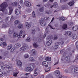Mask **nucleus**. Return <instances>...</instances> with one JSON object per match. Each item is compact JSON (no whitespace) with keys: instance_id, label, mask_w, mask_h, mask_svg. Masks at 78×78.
I'll return each instance as SVG.
<instances>
[{"instance_id":"21","label":"nucleus","mask_w":78,"mask_h":78,"mask_svg":"<svg viewBox=\"0 0 78 78\" xmlns=\"http://www.w3.org/2000/svg\"><path fill=\"white\" fill-rule=\"evenodd\" d=\"M15 47L16 48H19L20 46V43H18L16 44L15 45Z\"/></svg>"},{"instance_id":"31","label":"nucleus","mask_w":78,"mask_h":78,"mask_svg":"<svg viewBox=\"0 0 78 78\" xmlns=\"http://www.w3.org/2000/svg\"><path fill=\"white\" fill-rule=\"evenodd\" d=\"M68 5H69L70 6H73V5H74V3L73 2H70L69 3Z\"/></svg>"},{"instance_id":"40","label":"nucleus","mask_w":78,"mask_h":78,"mask_svg":"<svg viewBox=\"0 0 78 78\" xmlns=\"http://www.w3.org/2000/svg\"><path fill=\"white\" fill-rule=\"evenodd\" d=\"M30 37H28L26 39V41L27 42H30L31 41V40Z\"/></svg>"},{"instance_id":"12","label":"nucleus","mask_w":78,"mask_h":78,"mask_svg":"<svg viewBox=\"0 0 78 78\" xmlns=\"http://www.w3.org/2000/svg\"><path fill=\"white\" fill-rule=\"evenodd\" d=\"M29 68L30 69V71L31 72V71H33V69H34V66L32 65H30L29 66Z\"/></svg>"},{"instance_id":"20","label":"nucleus","mask_w":78,"mask_h":78,"mask_svg":"<svg viewBox=\"0 0 78 78\" xmlns=\"http://www.w3.org/2000/svg\"><path fill=\"white\" fill-rule=\"evenodd\" d=\"M12 47V44H10L7 47V49L8 50H9L11 49Z\"/></svg>"},{"instance_id":"7","label":"nucleus","mask_w":78,"mask_h":78,"mask_svg":"<svg viewBox=\"0 0 78 78\" xmlns=\"http://www.w3.org/2000/svg\"><path fill=\"white\" fill-rule=\"evenodd\" d=\"M43 66H45L46 67H47L48 66V62H43L42 63Z\"/></svg>"},{"instance_id":"34","label":"nucleus","mask_w":78,"mask_h":78,"mask_svg":"<svg viewBox=\"0 0 78 78\" xmlns=\"http://www.w3.org/2000/svg\"><path fill=\"white\" fill-rule=\"evenodd\" d=\"M7 68L9 70H12V68L9 66H7Z\"/></svg>"},{"instance_id":"55","label":"nucleus","mask_w":78,"mask_h":78,"mask_svg":"<svg viewBox=\"0 0 78 78\" xmlns=\"http://www.w3.org/2000/svg\"><path fill=\"white\" fill-rule=\"evenodd\" d=\"M26 11H27L28 12H30V11H31V9H26Z\"/></svg>"},{"instance_id":"19","label":"nucleus","mask_w":78,"mask_h":78,"mask_svg":"<svg viewBox=\"0 0 78 78\" xmlns=\"http://www.w3.org/2000/svg\"><path fill=\"white\" fill-rule=\"evenodd\" d=\"M37 69L36 68L34 70V76H37L38 75L37 73Z\"/></svg>"},{"instance_id":"57","label":"nucleus","mask_w":78,"mask_h":78,"mask_svg":"<svg viewBox=\"0 0 78 78\" xmlns=\"http://www.w3.org/2000/svg\"><path fill=\"white\" fill-rule=\"evenodd\" d=\"M76 45L77 48H78V41L76 43Z\"/></svg>"},{"instance_id":"48","label":"nucleus","mask_w":78,"mask_h":78,"mask_svg":"<svg viewBox=\"0 0 78 78\" xmlns=\"http://www.w3.org/2000/svg\"><path fill=\"white\" fill-rule=\"evenodd\" d=\"M24 56L25 58H28L29 57V55H28V54H25Z\"/></svg>"},{"instance_id":"58","label":"nucleus","mask_w":78,"mask_h":78,"mask_svg":"<svg viewBox=\"0 0 78 78\" xmlns=\"http://www.w3.org/2000/svg\"><path fill=\"white\" fill-rule=\"evenodd\" d=\"M32 16L33 17H35L36 15H35V13H34V12H33L32 13Z\"/></svg>"},{"instance_id":"26","label":"nucleus","mask_w":78,"mask_h":78,"mask_svg":"<svg viewBox=\"0 0 78 78\" xmlns=\"http://www.w3.org/2000/svg\"><path fill=\"white\" fill-rule=\"evenodd\" d=\"M33 46L34 48H37L38 47V45L36 43H34L33 44Z\"/></svg>"},{"instance_id":"52","label":"nucleus","mask_w":78,"mask_h":78,"mask_svg":"<svg viewBox=\"0 0 78 78\" xmlns=\"http://www.w3.org/2000/svg\"><path fill=\"white\" fill-rule=\"evenodd\" d=\"M73 38L74 39H76V35L75 34L73 36Z\"/></svg>"},{"instance_id":"56","label":"nucleus","mask_w":78,"mask_h":78,"mask_svg":"<svg viewBox=\"0 0 78 78\" xmlns=\"http://www.w3.org/2000/svg\"><path fill=\"white\" fill-rule=\"evenodd\" d=\"M55 44L56 45H58V46H59V45H61L60 42H57L56 43H55Z\"/></svg>"},{"instance_id":"42","label":"nucleus","mask_w":78,"mask_h":78,"mask_svg":"<svg viewBox=\"0 0 78 78\" xmlns=\"http://www.w3.org/2000/svg\"><path fill=\"white\" fill-rule=\"evenodd\" d=\"M60 19L61 20H62V21H64L66 20V19H65V18L64 17H62L60 18Z\"/></svg>"},{"instance_id":"46","label":"nucleus","mask_w":78,"mask_h":78,"mask_svg":"<svg viewBox=\"0 0 78 78\" xmlns=\"http://www.w3.org/2000/svg\"><path fill=\"white\" fill-rule=\"evenodd\" d=\"M12 32H13L12 31L9 30V31L8 33L9 34H11L12 33Z\"/></svg>"},{"instance_id":"64","label":"nucleus","mask_w":78,"mask_h":78,"mask_svg":"<svg viewBox=\"0 0 78 78\" xmlns=\"http://www.w3.org/2000/svg\"><path fill=\"white\" fill-rule=\"evenodd\" d=\"M64 77H63V76L60 75L58 78H63Z\"/></svg>"},{"instance_id":"60","label":"nucleus","mask_w":78,"mask_h":78,"mask_svg":"<svg viewBox=\"0 0 78 78\" xmlns=\"http://www.w3.org/2000/svg\"><path fill=\"white\" fill-rule=\"evenodd\" d=\"M6 43L5 42H3V44H2V45H3V47H5V46H6Z\"/></svg>"},{"instance_id":"54","label":"nucleus","mask_w":78,"mask_h":78,"mask_svg":"<svg viewBox=\"0 0 78 78\" xmlns=\"http://www.w3.org/2000/svg\"><path fill=\"white\" fill-rule=\"evenodd\" d=\"M39 10L40 12H43V11H44V9H43V8H42L40 9Z\"/></svg>"},{"instance_id":"25","label":"nucleus","mask_w":78,"mask_h":78,"mask_svg":"<svg viewBox=\"0 0 78 78\" xmlns=\"http://www.w3.org/2000/svg\"><path fill=\"white\" fill-rule=\"evenodd\" d=\"M19 23V21L18 20H16L14 22V25H17Z\"/></svg>"},{"instance_id":"44","label":"nucleus","mask_w":78,"mask_h":78,"mask_svg":"<svg viewBox=\"0 0 78 78\" xmlns=\"http://www.w3.org/2000/svg\"><path fill=\"white\" fill-rule=\"evenodd\" d=\"M35 32H36V30L34 29H33L31 33L33 34H35Z\"/></svg>"},{"instance_id":"14","label":"nucleus","mask_w":78,"mask_h":78,"mask_svg":"<svg viewBox=\"0 0 78 78\" xmlns=\"http://www.w3.org/2000/svg\"><path fill=\"white\" fill-rule=\"evenodd\" d=\"M58 6V2H55L54 3L53 6L54 7V8H57Z\"/></svg>"},{"instance_id":"6","label":"nucleus","mask_w":78,"mask_h":78,"mask_svg":"<svg viewBox=\"0 0 78 78\" xmlns=\"http://www.w3.org/2000/svg\"><path fill=\"white\" fill-rule=\"evenodd\" d=\"M25 24L27 28L28 29L30 28H31V24H30L28 22H26L25 23Z\"/></svg>"},{"instance_id":"23","label":"nucleus","mask_w":78,"mask_h":78,"mask_svg":"<svg viewBox=\"0 0 78 78\" xmlns=\"http://www.w3.org/2000/svg\"><path fill=\"white\" fill-rule=\"evenodd\" d=\"M29 61H34V58L33 57H30L29 59Z\"/></svg>"},{"instance_id":"18","label":"nucleus","mask_w":78,"mask_h":78,"mask_svg":"<svg viewBox=\"0 0 78 78\" xmlns=\"http://www.w3.org/2000/svg\"><path fill=\"white\" fill-rule=\"evenodd\" d=\"M62 28L63 30H66L67 28V25L66 24H65L62 27Z\"/></svg>"},{"instance_id":"13","label":"nucleus","mask_w":78,"mask_h":78,"mask_svg":"<svg viewBox=\"0 0 78 78\" xmlns=\"http://www.w3.org/2000/svg\"><path fill=\"white\" fill-rule=\"evenodd\" d=\"M66 34H67V35L70 36V37H71L73 36V34H72V33L70 31H68L66 32Z\"/></svg>"},{"instance_id":"37","label":"nucleus","mask_w":78,"mask_h":78,"mask_svg":"<svg viewBox=\"0 0 78 78\" xmlns=\"http://www.w3.org/2000/svg\"><path fill=\"white\" fill-rule=\"evenodd\" d=\"M68 56H69V57H71V56H72V54L71 52H69L68 53Z\"/></svg>"},{"instance_id":"62","label":"nucleus","mask_w":78,"mask_h":78,"mask_svg":"<svg viewBox=\"0 0 78 78\" xmlns=\"http://www.w3.org/2000/svg\"><path fill=\"white\" fill-rule=\"evenodd\" d=\"M48 17L47 16L45 17L44 18V20H48Z\"/></svg>"},{"instance_id":"51","label":"nucleus","mask_w":78,"mask_h":78,"mask_svg":"<svg viewBox=\"0 0 78 78\" xmlns=\"http://www.w3.org/2000/svg\"><path fill=\"white\" fill-rule=\"evenodd\" d=\"M1 68L2 70H4V69H5L6 68V66H1Z\"/></svg>"},{"instance_id":"32","label":"nucleus","mask_w":78,"mask_h":78,"mask_svg":"<svg viewBox=\"0 0 78 78\" xmlns=\"http://www.w3.org/2000/svg\"><path fill=\"white\" fill-rule=\"evenodd\" d=\"M18 36V34L17 33H14L13 37H16Z\"/></svg>"},{"instance_id":"3","label":"nucleus","mask_w":78,"mask_h":78,"mask_svg":"<svg viewBox=\"0 0 78 78\" xmlns=\"http://www.w3.org/2000/svg\"><path fill=\"white\" fill-rule=\"evenodd\" d=\"M27 48H28V46L27 45H25L20 48V50L21 51H25V50H27Z\"/></svg>"},{"instance_id":"28","label":"nucleus","mask_w":78,"mask_h":78,"mask_svg":"<svg viewBox=\"0 0 78 78\" xmlns=\"http://www.w3.org/2000/svg\"><path fill=\"white\" fill-rule=\"evenodd\" d=\"M25 70L26 72H28L30 71V69L29 67H27L25 68Z\"/></svg>"},{"instance_id":"53","label":"nucleus","mask_w":78,"mask_h":78,"mask_svg":"<svg viewBox=\"0 0 78 78\" xmlns=\"http://www.w3.org/2000/svg\"><path fill=\"white\" fill-rule=\"evenodd\" d=\"M51 39V37H50V36L46 38V40L48 41V40H50V39Z\"/></svg>"},{"instance_id":"8","label":"nucleus","mask_w":78,"mask_h":78,"mask_svg":"<svg viewBox=\"0 0 78 78\" xmlns=\"http://www.w3.org/2000/svg\"><path fill=\"white\" fill-rule=\"evenodd\" d=\"M40 23L41 25V26H42L43 27L45 26V25L46 24L45 22H44V21L42 20H41L40 21Z\"/></svg>"},{"instance_id":"61","label":"nucleus","mask_w":78,"mask_h":78,"mask_svg":"<svg viewBox=\"0 0 78 78\" xmlns=\"http://www.w3.org/2000/svg\"><path fill=\"white\" fill-rule=\"evenodd\" d=\"M14 50H15V49L14 48H13L11 51V52H12L13 51H14Z\"/></svg>"},{"instance_id":"4","label":"nucleus","mask_w":78,"mask_h":78,"mask_svg":"<svg viewBox=\"0 0 78 78\" xmlns=\"http://www.w3.org/2000/svg\"><path fill=\"white\" fill-rule=\"evenodd\" d=\"M36 53V50L35 49H32L30 51V54H31L32 56L34 55Z\"/></svg>"},{"instance_id":"10","label":"nucleus","mask_w":78,"mask_h":78,"mask_svg":"<svg viewBox=\"0 0 78 78\" xmlns=\"http://www.w3.org/2000/svg\"><path fill=\"white\" fill-rule=\"evenodd\" d=\"M17 64L19 67H22V62L20 60H18L17 61Z\"/></svg>"},{"instance_id":"1","label":"nucleus","mask_w":78,"mask_h":78,"mask_svg":"<svg viewBox=\"0 0 78 78\" xmlns=\"http://www.w3.org/2000/svg\"><path fill=\"white\" fill-rule=\"evenodd\" d=\"M8 6V4L6 2H4L0 5V11L3 12L6 10V8Z\"/></svg>"},{"instance_id":"39","label":"nucleus","mask_w":78,"mask_h":78,"mask_svg":"<svg viewBox=\"0 0 78 78\" xmlns=\"http://www.w3.org/2000/svg\"><path fill=\"white\" fill-rule=\"evenodd\" d=\"M47 6H48V7H49V8H53V5L51 6V4L49 3V4H48L47 5Z\"/></svg>"},{"instance_id":"36","label":"nucleus","mask_w":78,"mask_h":78,"mask_svg":"<svg viewBox=\"0 0 78 78\" xmlns=\"http://www.w3.org/2000/svg\"><path fill=\"white\" fill-rule=\"evenodd\" d=\"M62 8L63 9H67V8L66 7V6L65 5H62Z\"/></svg>"},{"instance_id":"24","label":"nucleus","mask_w":78,"mask_h":78,"mask_svg":"<svg viewBox=\"0 0 78 78\" xmlns=\"http://www.w3.org/2000/svg\"><path fill=\"white\" fill-rule=\"evenodd\" d=\"M65 59L66 60V61H69L70 60V57L69 56H66V57H65Z\"/></svg>"},{"instance_id":"16","label":"nucleus","mask_w":78,"mask_h":78,"mask_svg":"<svg viewBox=\"0 0 78 78\" xmlns=\"http://www.w3.org/2000/svg\"><path fill=\"white\" fill-rule=\"evenodd\" d=\"M15 12L17 15H19V14H20V11L17 9H15Z\"/></svg>"},{"instance_id":"33","label":"nucleus","mask_w":78,"mask_h":78,"mask_svg":"<svg viewBox=\"0 0 78 78\" xmlns=\"http://www.w3.org/2000/svg\"><path fill=\"white\" fill-rule=\"evenodd\" d=\"M6 27H7V24L3 23L2 25V28H6Z\"/></svg>"},{"instance_id":"38","label":"nucleus","mask_w":78,"mask_h":78,"mask_svg":"<svg viewBox=\"0 0 78 78\" xmlns=\"http://www.w3.org/2000/svg\"><path fill=\"white\" fill-rule=\"evenodd\" d=\"M17 74H18V73L16 72H14L13 73V75L14 76H17Z\"/></svg>"},{"instance_id":"45","label":"nucleus","mask_w":78,"mask_h":78,"mask_svg":"<svg viewBox=\"0 0 78 78\" xmlns=\"http://www.w3.org/2000/svg\"><path fill=\"white\" fill-rule=\"evenodd\" d=\"M60 45H63L64 44V41H61V42H60Z\"/></svg>"},{"instance_id":"9","label":"nucleus","mask_w":78,"mask_h":78,"mask_svg":"<svg viewBox=\"0 0 78 78\" xmlns=\"http://www.w3.org/2000/svg\"><path fill=\"white\" fill-rule=\"evenodd\" d=\"M55 76H59V75H60V72L59 70H56L55 72Z\"/></svg>"},{"instance_id":"5","label":"nucleus","mask_w":78,"mask_h":78,"mask_svg":"<svg viewBox=\"0 0 78 78\" xmlns=\"http://www.w3.org/2000/svg\"><path fill=\"white\" fill-rule=\"evenodd\" d=\"M24 4L27 7H30L31 6V3L28 1H26L25 2Z\"/></svg>"},{"instance_id":"11","label":"nucleus","mask_w":78,"mask_h":78,"mask_svg":"<svg viewBox=\"0 0 78 78\" xmlns=\"http://www.w3.org/2000/svg\"><path fill=\"white\" fill-rule=\"evenodd\" d=\"M78 29V26H74L72 28V30L74 31H77Z\"/></svg>"},{"instance_id":"30","label":"nucleus","mask_w":78,"mask_h":78,"mask_svg":"<svg viewBox=\"0 0 78 78\" xmlns=\"http://www.w3.org/2000/svg\"><path fill=\"white\" fill-rule=\"evenodd\" d=\"M74 72L76 73H78V68L76 67L74 69Z\"/></svg>"},{"instance_id":"15","label":"nucleus","mask_w":78,"mask_h":78,"mask_svg":"<svg viewBox=\"0 0 78 78\" xmlns=\"http://www.w3.org/2000/svg\"><path fill=\"white\" fill-rule=\"evenodd\" d=\"M51 43H52V41L51 40H50L46 43V45L49 46V45H50L51 44Z\"/></svg>"},{"instance_id":"49","label":"nucleus","mask_w":78,"mask_h":78,"mask_svg":"<svg viewBox=\"0 0 78 78\" xmlns=\"http://www.w3.org/2000/svg\"><path fill=\"white\" fill-rule=\"evenodd\" d=\"M45 14H50V12L48 10H46L45 11Z\"/></svg>"},{"instance_id":"29","label":"nucleus","mask_w":78,"mask_h":78,"mask_svg":"<svg viewBox=\"0 0 78 78\" xmlns=\"http://www.w3.org/2000/svg\"><path fill=\"white\" fill-rule=\"evenodd\" d=\"M9 15H10V14H12V11H13V9H12L11 8H9Z\"/></svg>"},{"instance_id":"63","label":"nucleus","mask_w":78,"mask_h":78,"mask_svg":"<svg viewBox=\"0 0 78 78\" xmlns=\"http://www.w3.org/2000/svg\"><path fill=\"white\" fill-rule=\"evenodd\" d=\"M54 25L55 27H58V23L55 24Z\"/></svg>"},{"instance_id":"41","label":"nucleus","mask_w":78,"mask_h":78,"mask_svg":"<svg viewBox=\"0 0 78 78\" xmlns=\"http://www.w3.org/2000/svg\"><path fill=\"white\" fill-rule=\"evenodd\" d=\"M30 74V73H27L25 74V75L26 76V77L25 78H28L29 77V76L28 75Z\"/></svg>"},{"instance_id":"50","label":"nucleus","mask_w":78,"mask_h":78,"mask_svg":"<svg viewBox=\"0 0 78 78\" xmlns=\"http://www.w3.org/2000/svg\"><path fill=\"white\" fill-rule=\"evenodd\" d=\"M3 76V73L2 72H0V76Z\"/></svg>"},{"instance_id":"43","label":"nucleus","mask_w":78,"mask_h":78,"mask_svg":"<svg viewBox=\"0 0 78 78\" xmlns=\"http://www.w3.org/2000/svg\"><path fill=\"white\" fill-rule=\"evenodd\" d=\"M37 38L35 37H33V40L34 41H37Z\"/></svg>"},{"instance_id":"17","label":"nucleus","mask_w":78,"mask_h":78,"mask_svg":"<svg viewBox=\"0 0 78 78\" xmlns=\"http://www.w3.org/2000/svg\"><path fill=\"white\" fill-rule=\"evenodd\" d=\"M17 27L19 29L22 28L23 27V25L22 24H20L18 25Z\"/></svg>"},{"instance_id":"59","label":"nucleus","mask_w":78,"mask_h":78,"mask_svg":"<svg viewBox=\"0 0 78 78\" xmlns=\"http://www.w3.org/2000/svg\"><path fill=\"white\" fill-rule=\"evenodd\" d=\"M64 51V49H62L60 51V53H62Z\"/></svg>"},{"instance_id":"35","label":"nucleus","mask_w":78,"mask_h":78,"mask_svg":"<svg viewBox=\"0 0 78 78\" xmlns=\"http://www.w3.org/2000/svg\"><path fill=\"white\" fill-rule=\"evenodd\" d=\"M58 47H59V46H58V45H55L54 47V50H56V49H57V48H58Z\"/></svg>"},{"instance_id":"47","label":"nucleus","mask_w":78,"mask_h":78,"mask_svg":"<svg viewBox=\"0 0 78 78\" xmlns=\"http://www.w3.org/2000/svg\"><path fill=\"white\" fill-rule=\"evenodd\" d=\"M58 38V36L57 35H55L54 37V40H56Z\"/></svg>"},{"instance_id":"2","label":"nucleus","mask_w":78,"mask_h":78,"mask_svg":"<svg viewBox=\"0 0 78 78\" xmlns=\"http://www.w3.org/2000/svg\"><path fill=\"white\" fill-rule=\"evenodd\" d=\"M20 37H23V38H24L25 36V30H22L20 31L19 33Z\"/></svg>"},{"instance_id":"22","label":"nucleus","mask_w":78,"mask_h":78,"mask_svg":"<svg viewBox=\"0 0 78 78\" xmlns=\"http://www.w3.org/2000/svg\"><path fill=\"white\" fill-rule=\"evenodd\" d=\"M45 59L46 61H51V57H46Z\"/></svg>"},{"instance_id":"27","label":"nucleus","mask_w":78,"mask_h":78,"mask_svg":"<svg viewBox=\"0 0 78 78\" xmlns=\"http://www.w3.org/2000/svg\"><path fill=\"white\" fill-rule=\"evenodd\" d=\"M17 3L16 2H15L12 4V6H17Z\"/></svg>"}]
</instances>
